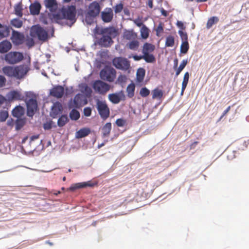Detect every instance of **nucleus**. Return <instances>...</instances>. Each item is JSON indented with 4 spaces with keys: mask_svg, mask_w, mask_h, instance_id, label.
<instances>
[{
    "mask_svg": "<svg viewBox=\"0 0 249 249\" xmlns=\"http://www.w3.org/2000/svg\"><path fill=\"white\" fill-rule=\"evenodd\" d=\"M134 60L138 61L143 59V55H134L133 56Z\"/></svg>",
    "mask_w": 249,
    "mask_h": 249,
    "instance_id": "69168bd1",
    "label": "nucleus"
},
{
    "mask_svg": "<svg viewBox=\"0 0 249 249\" xmlns=\"http://www.w3.org/2000/svg\"><path fill=\"white\" fill-rule=\"evenodd\" d=\"M63 110L62 106L59 102H56L53 104L52 108L51 114L52 117L55 118L57 115L62 113Z\"/></svg>",
    "mask_w": 249,
    "mask_h": 249,
    "instance_id": "4468645a",
    "label": "nucleus"
},
{
    "mask_svg": "<svg viewBox=\"0 0 249 249\" xmlns=\"http://www.w3.org/2000/svg\"><path fill=\"white\" fill-rule=\"evenodd\" d=\"M11 39L14 44L19 45L23 43L25 36L23 33L12 29Z\"/></svg>",
    "mask_w": 249,
    "mask_h": 249,
    "instance_id": "1a4fd4ad",
    "label": "nucleus"
},
{
    "mask_svg": "<svg viewBox=\"0 0 249 249\" xmlns=\"http://www.w3.org/2000/svg\"><path fill=\"white\" fill-rule=\"evenodd\" d=\"M3 74L10 77H15V67L6 66L2 68Z\"/></svg>",
    "mask_w": 249,
    "mask_h": 249,
    "instance_id": "412c9836",
    "label": "nucleus"
},
{
    "mask_svg": "<svg viewBox=\"0 0 249 249\" xmlns=\"http://www.w3.org/2000/svg\"><path fill=\"white\" fill-rule=\"evenodd\" d=\"M92 87L95 92L102 95H105L110 88L109 85L100 80L95 81Z\"/></svg>",
    "mask_w": 249,
    "mask_h": 249,
    "instance_id": "0eeeda50",
    "label": "nucleus"
},
{
    "mask_svg": "<svg viewBox=\"0 0 249 249\" xmlns=\"http://www.w3.org/2000/svg\"><path fill=\"white\" fill-rule=\"evenodd\" d=\"M133 22L138 27H140L143 25L142 20L139 18L134 19Z\"/></svg>",
    "mask_w": 249,
    "mask_h": 249,
    "instance_id": "052dcab7",
    "label": "nucleus"
},
{
    "mask_svg": "<svg viewBox=\"0 0 249 249\" xmlns=\"http://www.w3.org/2000/svg\"><path fill=\"white\" fill-rule=\"evenodd\" d=\"M7 97L9 100H21L23 97L21 94L16 90L11 91L7 94Z\"/></svg>",
    "mask_w": 249,
    "mask_h": 249,
    "instance_id": "a211bd4d",
    "label": "nucleus"
},
{
    "mask_svg": "<svg viewBox=\"0 0 249 249\" xmlns=\"http://www.w3.org/2000/svg\"><path fill=\"white\" fill-rule=\"evenodd\" d=\"M44 4L46 8L51 12H56L58 9L56 0H44Z\"/></svg>",
    "mask_w": 249,
    "mask_h": 249,
    "instance_id": "ddd939ff",
    "label": "nucleus"
},
{
    "mask_svg": "<svg viewBox=\"0 0 249 249\" xmlns=\"http://www.w3.org/2000/svg\"><path fill=\"white\" fill-rule=\"evenodd\" d=\"M150 94V90L146 88H142L140 91V94L142 97H146Z\"/></svg>",
    "mask_w": 249,
    "mask_h": 249,
    "instance_id": "8fccbe9b",
    "label": "nucleus"
},
{
    "mask_svg": "<svg viewBox=\"0 0 249 249\" xmlns=\"http://www.w3.org/2000/svg\"><path fill=\"white\" fill-rule=\"evenodd\" d=\"M48 16L52 22L60 23L62 19H64L63 15L62 14H51L49 13Z\"/></svg>",
    "mask_w": 249,
    "mask_h": 249,
    "instance_id": "5701e85b",
    "label": "nucleus"
},
{
    "mask_svg": "<svg viewBox=\"0 0 249 249\" xmlns=\"http://www.w3.org/2000/svg\"><path fill=\"white\" fill-rule=\"evenodd\" d=\"M12 28L10 26H5V30H0V37L6 38L10 36V30Z\"/></svg>",
    "mask_w": 249,
    "mask_h": 249,
    "instance_id": "473e14b6",
    "label": "nucleus"
},
{
    "mask_svg": "<svg viewBox=\"0 0 249 249\" xmlns=\"http://www.w3.org/2000/svg\"><path fill=\"white\" fill-rule=\"evenodd\" d=\"M109 100L114 104H118L121 101L119 96L115 93L110 94L108 95Z\"/></svg>",
    "mask_w": 249,
    "mask_h": 249,
    "instance_id": "ea45409f",
    "label": "nucleus"
},
{
    "mask_svg": "<svg viewBox=\"0 0 249 249\" xmlns=\"http://www.w3.org/2000/svg\"><path fill=\"white\" fill-rule=\"evenodd\" d=\"M116 74L115 70L111 68H105L102 70L100 72V77L102 79L110 82L114 80Z\"/></svg>",
    "mask_w": 249,
    "mask_h": 249,
    "instance_id": "423d86ee",
    "label": "nucleus"
},
{
    "mask_svg": "<svg viewBox=\"0 0 249 249\" xmlns=\"http://www.w3.org/2000/svg\"><path fill=\"white\" fill-rule=\"evenodd\" d=\"M144 76H145V70L142 68L139 69L137 72V74H136L137 81L138 82H142L143 80Z\"/></svg>",
    "mask_w": 249,
    "mask_h": 249,
    "instance_id": "72a5a7b5",
    "label": "nucleus"
},
{
    "mask_svg": "<svg viewBox=\"0 0 249 249\" xmlns=\"http://www.w3.org/2000/svg\"><path fill=\"white\" fill-rule=\"evenodd\" d=\"M29 70V68L24 65L15 67V77L20 79L24 77Z\"/></svg>",
    "mask_w": 249,
    "mask_h": 249,
    "instance_id": "9d476101",
    "label": "nucleus"
},
{
    "mask_svg": "<svg viewBox=\"0 0 249 249\" xmlns=\"http://www.w3.org/2000/svg\"><path fill=\"white\" fill-rule=\"evenodd\" d=\"M219 21V18L217 17H212L207 21L206 27L207 29H210L213 24L217 23Z\"/></svg>",
    "mask_w": 249,
    "mask_h": 249,
    "instance_id": "c9c22d12",
    "label": "nucleus"
},
{
    "mask_svg": "<svg viewBox=\"0 0 249 249\" xmlns=\"http://www.w3.org/2000/svg\"><path fill=\"white\" fill-rule=\"evenodd\" d=\"M128 48L132 50H136L139 46V43L137 40H132L127 44Z\"/></svg>",
    "mask_w": 249,
    "mask_h": 249,
    "instance_id": "49530a36",
    "label": "nucleus"
},
{
    "mask_svg": "<svg viewBox=\"0 0 249 249\" xmlns=\"http://www.w3.org/2000/svg\"><path fill=\"white\" fill-rule=\"evenodd\" d=\"M189 48V45L188 41H183L180 46V53H186Z\"/></svg>",
    "mask_w": 249,
    "mask_h": 249,
    "instance_id": "37998d69",
    "label": "nucleus"
},
{
    "mask_svg": "<svg viewBox=\"0 0 249 249\" xmlns=\"http://www.w3.org/2000/svg\"><path fill=\"white\" fill-rule=\"evenodd\" d=\"M26 43V45L29 47H31L33 46L34 45V41L33 39L29 38V39H27Z\"/></svg>",
    "mask_w": 249,
    "mask_h": 249,
    "instance_id": "680f3d73",
    "label": "nucleus"
},
{
    "mask_svg": "<svg viewBox=\"0 0 249 249\" xmlns=\"http://www.w3.org/2000/svg\"><path fill=\"white\" fill-rule=\"evenodd\" d=\"M190 74L188 72H186L184 75L183 81L182 82L181 95H183L184 91L188 84Z\"/></svg>",
    "mask_w": 249,
    "mask_h": 249,
    "instance_id": "cd10ccee",
    "label": "nucleus"
},
{
    "mask_svg": "<svg viewBox=\"0 0 249 249\" xmlns=\"http://www.w3.org/2000/svg\"><path fill=\"white\" fill-rule=\"evenodd\" d=\"M147 4L150 8H152L153 7V0H148Z\"/></svg>",
    "mask_w": 249,
    "mask_h": 249,
    "instance_id": "338daca9",
    "label": "nucleus"
},
{
    "mask_svg": "<svg viewBox=\"0 0 249 249\" xmlns=\"http://www.w3.org/2000/svg\"><path fill=\"white\" fill-rule=\"evenodd\" d=\"M124 5L122 3H120L118 4H117L114 7V12L116 14L119 13L121 12L122 10L123 9Z\"/></svg>",
    "mask_w": 249,
    "mask_h": 249,
    "instance_id": "5fc2aeb1",
    "label": "nucleus"
},
{
    "mask_svg": "<svg viewBox=\"0 0 249 249\" xmlns=\"http://www.w3.org/2000/svg\"><path fill=\"white\" fill-rule=\"evenodd\" d=\"M111 130V124L110 123H106L102 128L103 136L104 137L109 136Z\"/></svg>",
    "mask_w": 249,
    "mask_h": 249,
    "instance_id": "c85d7f7f",
    "label": "nucleus"
},
{
    "mask_svg": "<svg viewBox=\"0 0 249 249\" xmlns=\"http://www.w3.org/2000/svg\"><path fill=\"white\" fill-rule=\"evenodd\" d=\"M69 119L67 115H62L58 120L57 124L59 126L62 127L65 125L68 122Z\"/></svg>",
    "mask_w": 249,
    "mask_h": 249,
    "instance_id": "4c0bfd02",
    "label": "nucleus"
},
{
    "mask_svg": "<svg viewBox=\"0 0 249 249\" xmlns=\"http://www.w3.org/2000/svg\"><path fill=\"white\" fill-rule=\"evenodd\" d=\"M90 132V130L88 128L80 129L76 133V137L82 138L88 136Z\"/></svg>",
    "mask_w": 249,
    "mask_h": 249,
    "instance_id": "393cba45",
    "label": "nucleus"
},
{
    "mask_svg": "<svg viewBox=\"0 0 249 249\" xmlns=\"http://www.w3.org/2000/svg\"><path fill=\"white\" fill-rule=\"evenodd\" d=\"M70 117L72 120H77L80 117V113L77 110L73 109L70 113Z\"/></svg>",
    "mask_w": 249,
    "mask_h": 249,
    "instance_id": "c03bdc74",
    "label": "nucleus"
},
{
    "mask_svg": "<svg viewBox=\"0 0 249 249\" xmlns=\"http://www.w3.org/2000/svg\"><path fill=\"white\" fill-rule=\"evenodd\" d=\"M107 11L101 12V18L105 23H108L111 21L113 18V13L111 8H109L106 9Z\"/></svg>",
    "mask_w": 249,
    "mask_h": 249,
    "instance_id": "f8f14e48",
    "label": "nucleus"
},
{
    "mask_svg": "<svg viewBox=\"0 0 249 249\" xmlns=\"http://www.w3.org/2000/svg\"><path fill=\"white\" fill-rule=\"evenodd\" d=\"M136 36V34L133 31H125L124 33V37L127 40H133Z\"/></svg>",
    "mask_w": 249,
    "mask_h": 249,
    "instance_id": "c756f323",
    "label": "nucleus"
},
{
    "mask_svg": "<svg viewBox=\"0 0 249 249\" xmlns=\"http://www.w3.org/2000/svg\"><path fill=\"white\" fill-rule=\"evenodd\" d=\"M22 11V4L21 1L15 4L14 6V12L15 15L20 18L22 17L23 16Z\"/></svg>",
    "mask_w": 249,
    "mask_h": 249,
    "instance_id": "bb28decb",
    "label": "nucleus"
},
{
    "mask_svg": "<svg viewBox=\"0 0 249 249\" xmlns=\"http://www.w3.org/2000/svg\"><path fill=\"white\" fill-rule=\"evenodd\" d=\"M83 96L80 94H76L73 99L74 106L75 107L78 108L80 107L83 103Z\"/></svg>",
    "mask_w": 249,
    "mask_h": 249,
    "instance_id": "a878e982",
    "label": "nucleus"
},
{
    "mask_svg": "<svg viewBox=\"0 0 249 249\" xmlns=\"http://www.w3.org/2000/svg\"><path fill=\"white\" fill-rule=\"evenodd\" d=\"M41 8L40 3L37 1L31 3L29 6L30 13L32 15H38L40 13Z\"/></svg>",
    "mask_w": 249,
    "mask_h": 249,
    "instance_id": "f3484780",
    "label": "nucleus"
},
{
    "mask_svg": "<svg viewBox=\"0 0 249 249\" xmlns=\"http://www.w3.org/2000/svg\"><path fill=\"white\" fill-rule=\"evenodd\" d=\"M6 79L3 76L0 75V88L4 87L6 85Z\"/></svg>",
    "mask_w": 249,
    "mask_h": 249,
    "instance_id": "13d9d810",
    "label": "nucleus"
},
{
    "mask_svg": "<svg viewBox=\"0 0 249 249\" xmlns=\"http://www.w3.org/2000/svg\"><path fill=\"white\" fill-rule=\"evenodd\" d=\"M175 44V38L172 36H169L166 38L165 46L166 47H173Z\"/></svg>",
    "mask_w": 249,
    "mask_h": 249,
    "instance_id": "79ce46f5",
    "label": "nucleus"
},
{
    "mask_svg": "<svg viewBox=\"0 0 249 249\" xmlns=\"http://www.w3.org/2000/svg\"><path fill=\"white\" fill-rule=\"evenodd\" d=\"M10 24L17 28H20L23 26V21L18 18H15L10 20Z\"/></svg>",
    "mask_w": 249,
    "mask_h": 249,
    "instance_id": "2f4dec72",
    "label": "nucleus"
},
{
    "mask_svg": "<svg viewBox=\"0 0 249 249\" xmlns=\"http://www.w3.org/2000/svg\"><path fill=\"white\" fill-rule=\"evenodd\" d=\"M25 120L23 119L18 118L15 123L16 129L18 130L20 129L25 124Z\"/></svg>",
    "mask_w": 249,
    "mask_h": 249,
    "instance_id": "a19ab883",
    "label": "nucleus"
},
{
    "mask_svg": "<svg viewBox=\"0 0 249 249\" xmlns=\"http://www.w3.org/2000/svg\"><path fill=\"white\" fill-rule=\"evenodd\" d=\"M36 34L40 40L45 41L48 38V35L47 32L41 27L36 28Z\"/></svg>",
    "mask_w": 249,
    "mask_h": 249,
    "instance_id": "aec40b11",
    "label": "nucleus"
},
{
    "mask_svg": "<svg viewBox=\"0 0 249 249\" xmlns=\"http://www.w3.org/2000/svg\"><path fill=\"white\" fill-rule=\"evenodd\" d=\"M95 17L90 16L87 13L85 17V21L87 24L90 25L93 22L94 18Z\"/></svg>",
    "mask_w": 249,
    "mask_h": 249,
    "instance_id": "603ef678",
    "label": "nucleus"
},
{
    "mask_svg": "<svg viewBox=\"0 0 249 249\" xmlns=\"http://www.w3.org/2000/svg\"><path fill=\"white\" fill-rule=\"evenodd\" d=\"M96 106L101 117L103 120L107 119L109 116L110 111L106 102L97 100Z\"/></svg>",
    "mask_w": 249,
    "mask_h": 249,
    "instance_id": "6e6552de",
    "label": "nucleus"
},
{
    "mask_svg": "<svg viewBox=\"0 0 249 249\" xmlns=\"http://www.w3.org/2000/svg\"><path fill=\"white\" fill-rule=\"evenodd\" d=\"M91 113V109L90 107H87L84 109V115L87 117L90 116Z\"/></svg>",
    "mask_w": 249,
    "mask_h": 249,
    "instance_id": "bf43d9fd",
    "label": "nucleus"
},
{
    "mask_svg": "<svg viewBox=\"0 0 249 249\" xmlns=\"http://www.w3.org/2000/svg\"><path fill=\"white\" fill-rule=\"evenodd\" d=\"M101 11V7L98 2L94 1L89 4L88 13L91 17H97Z\"/></svg>",
    "mask_w": 249,
    "mask_h": 249,
    "instance_id": "9b49d317",
    "label": "nucleus"
},
{
    "mask_svg": "<svg viewBox=\"0 0 249 249\" xmlns=\"http://www.w3.org/2000/svg\"><path fill=\"white\" fill-rule=\"evenodd\" d=\"M152 99H161L163 96V91L158 89V88H156L152 91Z\"/></svg>",
    "mask_w": 249,
    "mask_h": 249,
    "instance_id": "7c9ffc66",
    "label": "nucleus"
},
{
    "mask_svg": "<svg viewBox=\"0 0 249 249\" xmlns=\"http://www.w3.org/2000/svg\"><path fill=\"white\" fill-rule=\"evenodd\" d=\"M23 59V55L21 53L17 52H10L5 55L4 60L9 64H15Z\"/></svg>",
    "mask_w": 249,
    "mask_h": 249,
    "instance_id": "20e7f679",
    "label": "nucleus"
},
{
    "mask_svg": "<svg viewBox=\"0 0 249 249\" xmlns=\"http://www.w3.org/2000/svg\"><path fill=\"white\" fill-rule=\"evenodd\" d=\"M8 112L6 110L0 111V122H3L6 121L8 117Z\"/></svg>",
    "mask_w": 249,
    "mask_h": 249,
    "instance_id": "de8ad7c7",
    "label": "nucleus"
},
{
    "mask_svg": "<svg viewBox=\"0 0 249 249\" xmlns=\"http://www.w3.org/2000/svg\"><path fill=\"white\" fill-rule=\"evenodd\" d=\"M178 34L180 36L182 42L188 41V35L186 32H184L182 31H179Z\"/></svg>",
    "mask_w": 249,
    "mask_h": 249,
    "instance_id": "864d4df0",
    "label": "nucleus"
},
{
    "mask_svg": "<svg viewBox=\"0 0 249 249\" xmlns=\"http://www.w3.org/2000/svg\"><path fill=\"white\" fill-rule=\"evenodd\" d=\"M135 89V86L134 84L131 83L128 85L126 88V92L128 97L132 98L134 96Z\"/></svg>",
    "mask_w": 249,
    "mask_h": 249,
    "instance_id": "f704fd0d",
    "label": "nucleus"
},
{
    "mask_svg": "<svg viewBox=\"0 0 249 249\" xmlns=\"http://www.w3.org/2000/svg\"><path fill=\"white\" fill-rule=\"evenodd\" d=\"M64 92V88L61 86H58L51 89L50 94L53 97L59 98L62 97Z\"/></svg>",
    "mask_w": 249,
    "mask_h": 249,
    "instance_id": "2eb2a0df",
    "label": "nucleus"
},
{
    "mask_svg": "<svg viewBox=\"0 0 249 249\" xmlns=\"http://www.w3.org/2000/svg\"><path fill=\"white\" fill-rule=\"evenodd\" d=\"M12 48L11 42L7 40L0 42V53H7Z\"/></svg>",
    "mask_w": 249,
    "mask_h": 249,
    "instance_id": "6ab92c4d",
    "label": "nucleus"
},
{
    "mask_svg": "<svg viewBox=\"0 0 249 249\" xmlns=\"http://www.w3.org/2000/svg\"><path fill=\"white\" fill-rule=\"evenodd\" d=\"M53 121H49L44 123L43 124V128L45 130H50L52 128Z\"/></svg>",
    "mask_w": 249,
    "mask_h": 249,
    "instance_id": "4d7b16f0",
    "label": "nucleus"
},
{
    "mask_svg": "<svg viewBox=\"0 0 249 249\" xmlns=\"http://www.w3.org/2000/svg\"><path fill=\"white\" fill-rule=\"evenodd\" d=\"M25 102L27 105V114L29 117H32L37 108L36 95L31 92H27L26 94Z\"/></svg>",
    "mask_w": 249,
    "mask_h": 249,
    "instance_id": "f03ea898",
    "label": "nucleus"
},
{
    "mask_svg": "<svg viewBox=\"0 0 249 249\" xmlns=\"http://www.w3.org/2000/svg\"><path fill=\"white\" fill-rule=\"evenodd\" d=\"M126 80L127 77L125 75L121 74L118 76L116 83L120 84H124L126 82Z\"/></svg>",
    "mask_w": 249,
    "mask_h": 249,
    "instance_id": "3c124183",
    "label": "nucleus"
},
{
    "mask_svg": "<svg viewBox=\"0 0 249 249\" xmlns=\"http://www.w3.org/2000/svg\"><path fill=\"white\" fill-rule=\"evenodd\" d=\"M187 64V60H183L180 64L179 67L178 68V69L176 71V76H178L179 73L181 72V71L183 70V69L185 68L186 65Z\"/></svg>",
    "mask_w": 249,
    "mask_h": 249,
    "instance_id": "a18cd8bd",
    "label": "nucleus"
},
{
    "mask_svg": "<svg viewBox=\"0 0 249 249\" xmlns=\"http://www.w3.org/2000/svg\"><path fill=\"white\" fill-rule=\"evenodd\" d=\"M61 13L63 15L64 19L70 20L73 24L76 21V7L74 5H71L67 8L61 9Z\"/></svg>",
    "mask_w": 249,
    "mask_h": 249,
    "instance_id": "7ed1b4c3",
    "label": "nucleus"
},
{
    "mask_svg": "<svg viewBox=\"0 0 249 249\" xmlns=\"http://www.w3.org/2000/svg\"><path fill=\"white\" fill-rule=\"evenodd\" d=\"M141 35L143 39H146L149 36V30L145 25H143L141 29Z\"/></svg>",
    "mask_w": 249,
    "mask_h": 249,
    "instance_id": "58836bf2",
    "label": "nucleus"
},
{
    "mask_svg": "<svg viewBox=\"0 0 249 249\" xmlns=\"http://www.w3.org/2000/svg\"><path fill=\"white\" fill-rule=\"evenodd\" d=\"M143 59L147 63H153L156 61L154 55L152 54H150V53L143 54Z\"/></svg>",
    "mask_w": 249,
    "mask_h": 249,
    "instance_id": "e433bc0d",
    "label": "nucleus"
},
{
    "mask_svg": "<svg viewBox=\"0 0 249 249\" xmlns=\"http://www.w3.org/2000/svg\"><path fill=\"white\" fill-rule=\"evenodd\" d=\"M96 33L98 35H102L97 40L98 45L103 47H109L113 41L112 38L115 37L118 34V30L113 26L97 29Z\"/></svg>",
    "mask_w": 249,
    "mask_h": 249,
    "instance_id": "f257e3e1",
    "label": "nucleus"
},
{
    "mask_svg": "<svg viewBox=\"0 0 249 249\" xmlns=\"http://www.w3.org/2000/svg\"><path fill=\"white\" fill-rule=\"evenodd\" d=\"M6 101V99L5 97L0 94V107Z\"/></svg>",
    "mask_w": 249,
    "mask_h": 249,
    "instance_id": "e2e57ef3",
    "label": "nucleus"
},
{
    "mask_svg": "<svg viewBox=\"0 0 249 249\" xmlns=\"http://www.w3.org/2000/svg\"><path fill=\"white\" fill-rule=\"evenodd\" d=\"M231 109V106H229L223 112L220 118H223Z\"/></svg>",
    "mask_w": 249,
    "mask_h": 249,
    "instance_id": "0e129e2a",
    "label": "nucleus"
},
{
    "mask_svg": "<svg viewBox=\"0 0 249 249\" xmlns=\"http://www.w3.org/2000/svg\"><path fill=\"white\" fill-rule=\"evenodd\" d=\"M161 14L165 16V17H166L167 16V12L166 10H165L163 8H162L161 10Z\"/></svg>",
    "mask_w": 249,
    "mask_h": 249,
    "instance_id": "774afa93",
    "label": "nucleus"
},
{
    "mask_svg": "<svg viewBox=\"0 0 249 249\" xmlns=\"http://www.w3.org/2000/svg\"><path fill=\"white\" fill-rule=\"evenodd\" d=\"M163 24L161 22H160L157 28L156 29V35L158 36H160L161 34L163 33Z\"/></svg>",
    "mask_w": 249,
    "mask_h": 249,
    "instance_id": "09e8293b",
    "label": "nucleus"
},
{
    "mask_svg": "<svg viewBox=\"0 0 249 249\" xmlns=\"http://www.w3.org/2000/svg\"><path fill=\"white\" fill-rule=\"evenodd\" d=\"M24 108L20 106L15 107L12 110V115L14 117L19 118L24 114Z\"/></svg>",
    "mask_w": 249,
    "mask_h": 249,
    "instance_id": "4be33fe9",
    "label": "nucleus"
},
{
    "mask_svg": "<svg viewBox=\"0 0 249 249\" xmlns=\"http://www.w3.org/2000/svg\"><path fill=\"white\" fill-rule=\"evenodd\" d=\"M93 185L94 184L91 183V181L77 183L71 185L69 188V190L73 191L78 189L83 188L87 187H92Z\"/></svg>",
    "mask_w": 249,
    "mask_h": 249,
    "instance_id": "dca6fc26",
    "label": "nucleus"
},
{
    "mask_svg": "<svg viewBox=\"0 0 249 249\" xmlns=\"http://www.w3.org/2000/svg\"><path fill=\"white\" fill-rule=\"evenodd\" d=\"M113 65L117 69L127 71L130 67V62L126 58L118 57L112 60Z\"/></svg>",
    "mask_w": 249,
    "mask_h": 249,
    "instance_id": "39448f33",
    "label": "nucleus"
},
{
    "mask_svg": "<svg viewBox=\"0 0 249 249\" xmlns=\"http://www.w3.org/2000/svg\"><path fill=\"white\" fill-rule=\"evenodd\" d=\"M126 121L123 119H118L116 121V125L119 127L124 126L126 124Z\"/></svg>",
    "mask_w": 249,
    "mask_h": 249,
    "instance_id": "6e6d98bb",
    "label": "nucleus"
},
{
    "mask_svg": "<svg viewBox=\"0 0 249 249\" xmlns=\"http://www.w3.org/2000/svg\"><path fill=\"white\" fill-rule=\"evenodd\" d=\"M155 49V47L154 45L149 43H145L143 44L142 47V53H149L153 52Z\"/></svg>",
    "mask_w": 249,
    "mask_h": 249,
    "instance_id": "b1692460",
    "label": "nucleus"
}]
</instances>
